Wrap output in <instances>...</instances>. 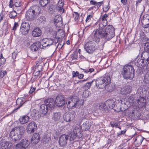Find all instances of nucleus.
<instances>
[{
  "instance_id": "58",
  "label": "nucleus",
  "mask_w": 149,
  "mask_h": 149,
  "mask_svg": "<svg viewBox=\"0 0 149 149\" xmlns=\"http://www.w3.org/2000/svg\"><path fill=\"white\" fill-rule=\"evenodd\" d=\"M92 17V16L91 15H89L87 16L86 19V21L87 22H89L91 19Z\"/></svg>"
},
{
  "instance_id": "27",
  "label": "nucleus",
  "mask_w": 149,
  "mask_h": 149,
  "mask_svg": "<svg viewBox=\"0 0 149 149\" xmlns=\"http://www.w3.org/2000/svg\"><path fill=\"white\" fill-rule=\"evenodd\" d=\"M48 110L49 107L45 103L41 104L40 106V110L43 114H46L48 112Z\"/></svg>"
},
{
  "instance_id": "32",
  "label": "nucleus",
  "mask_w": 149,
  "mask_h": 149,
  "mask_svg": "<svg viewBox=\"0 0 149 149\" xmlns=\"http://www.w3.org/2000/svg\"><path fill=\"white\" fill-rule=\"evenodd\" d=\"M61 117L60 112L54 113L52 115V119L55 121H58L61 120Z\"/></svg>"
},
{
  "instance_id": "45",
  "label": "nucleus",
  "mask_w": 149,
  "mask_h": 149,
  "mask_svg": "<svg viewBox=\"0 0 149 149\" xmlns=\"http://www.w3.org/2000/svg\"><path fill=\"white\" fill-rule=\"evenodd\" d=\"M14 149H25V148L22 146L20 143H19L15 145L14 147Z\"/></svg>"
},
{
  "instance_id": "55",
  "label": "nucleus",
  "mask_w": 149,
  "mask_h": 149,
  "mask_svg": "<svg viewBox=\"0 0 149 149\" xmlns=\"http://www.w3.org/2000/svg\"><path fill=\"white\" fill-rule=\"evenodd\" d=\"M6 62V59L4 58H0V64L1 65L4 64Z\"/></svg>"
},
{
  "instance_id": "34",
  "label": "nucleus",
  "mask_w": 149,
  "mask_h": 149,
  "mask_svg": "<svg viewBox=\"0 0 149 149\" xmlns=\"http://www.w3.org/2000/svg\"><path fill=\"white\" fill-rule=\"evenodd\" d=\"M41 34V31L38 28L35 29L32 31V35L35 37L40 36Z\"/></svg>"
},
{
  "instance_id": "49",
  "label": "nucleus",
  "mask_w": 149,
  "mask_h": 149,
  "mask_svg": "<svg viewBox=\"0 0 149 149\" xmlns=\"http://www.w3.org/2000/svg\"><path fill=\"white\" fill-rule=\"evenodd\" d=\"M144 50L149 53V43H146L145 44Z\"/></svg>"
},
{
  "instance_id": "54",
  "label": "nucleus",
  "mask_w": 149,
  "mask_h": 149,
  "mask_svg": "<svg viewBox=\"0 0 149 149\" xmlns=\"http://www.w3.org/2000/svg\"><path fill=\"white\" fill-rule=\"evenodd\" d=\"M109 8H110L109 6L108 5H106V6H105L103 7V10L104 12H106L109 10Z\"/></svg>"
},
{
  "instance_id": "7",
  "label": "nucleus",
  "mask_w": 149,
  "mask_h": 149,
  "mask_svg": "<svg viewBox=\"0 0 149 149\" xmlns=\"http://www.w3.org/2000/svg\"><path fill=\"white\" fill-rule=\"evenodd\" d=\"M115 103L114 100H107L104 103L103 108L105 110H110L115 107Z\"/></svg>"
},
{
  "instance_id": "37",
  "label": "nucleus",
  "mask_w": 149,
  "mask_h": 149,
  "mask_svg": "<svg viewBox=\"0 0 149 149\" xmlns=\"http://www.w3.org/2000/svg\"><path fill=\"white\" fill-rule=\"evenodd\" d=\"M22 146L24 147V148L28 147L30 143L29 141L26 139H24L22 140V142L20 143Z\"/></svg>"
},
{
  "instance_id": "50",
  "label": "nucleus",
  "mask_w": 149,
  "mask_h": 149,
  "mask_svg": "<svg viewBox=\"0 0 149 149\" xmlns=\"http://www.w3.org/2000/svg\"><path fill=\"white\" fill-rule=\"evenodd\" d=\"M21 5V3H20V1H16L15 3V6L16 7H19L20 8H19V9H20V10H21L20 6Z\"/></svg>"
},
{
  "instance_id": "12",
  "label": "nucleus",
  "mask_w": 149,
  "mask_h": 149,
  "mask_svg": "<svg viewBox=\"0 0 149 149\" xmlns=\"http://www.w3.org/2000/svg\"><path fill=\"white\" fill-rule=\"evenodd\" d=\"M69 137V136L65 134L62 135L60 136L59 143L61 146H63L66 145Z\"/></svg>"
},
{
  "instance_id": "21",
  "label": "nucleus",
  "mask_w": 149,
  "mask_h": 149,
  "mask_svg": "<svg viewBox=\"0 0 149 149\" xmlns=\"http://www.w3.org/2000/svg\"><path fill=\"white\" fill-rule=\"evenodd\" d=\"M40 138V136L38 133L34 134L31 140V143L33 145L38 143L39 141Z\"/></svg>"
},
{
  "instance_id": "25",
  "label": "nucleus",
  "mask_w": 149,
  "mask_h": 149,
  "mask_svg": "<svg viewBox=\"0 0 149 149\" xmlns=\"http://www.w3.org/2000/svg\"><path fill=\"white\" fill-rule=\"evenodd\" d=\"M141 58L145 61L146 64H149V53L145 51L141 54Z\"/></svg>"
},
{
  "instance_id": "44",
  "label": "nucleus",
  "mask_w": 149,
  "mask_h": 149,
  "mask_svg": "<svg viewBox=\"0 0 149 149\" xmlns=\"http://www.w3.org/2000/svg\"><path fill=\"white\" fill-rule=\"evenodd\" d=\"M90 94L89 91L86 90L83 92L82 96L85 98L88 97L89 96Z\"/></svg>"
},
{
  "instance_id": "60",
  "label": "nucleus",
  "mask_w": 149,
  "mask_h": 149,
  "mask_svg": "<svg viewBox=\"0 0 149 149\" xmlns=\"http://www.w3.org/2000/svg\"><path fill=\"white\" fill-rule=\"evenodd\" d=\"M80 116L82 119L83 120H84V119L86 118L85 115L84 114V113L83 112H81L80 114Z\"/></svg>"
},
{
  "instance_id": "38",
  "label": "nucleus",
  "mask_w": 149,
  "mask_h": 149,
  "mask_svg": "<svg viewBox=\"0 0 149 149\" xmlns=\"http://www.w3.org/2000/svg\"><path fill=\"white\" fill-rule=\"evenodd\" d=\"M132 114L136 119H139L141 116L140 111L137 110L134 111L132 112Z\"/></svg>"
},
{
  "instance_id": "43",
  "label": "nucleus",
  "mask_w": 149,
  "mask_h": 149,
  "mask_svg": "<svg viewBox=\"0 0 149 149\" xmlns=\"http://www.w3.org/2000/svg\"><path fill=\"white\" fill-rule=\"evenodd\" d=\"M17 13L15 11H11L9 15V16L10 18L13 19L15 18V17L17 16Z\"/></svg>"
},
{
  "instance_id": "1",
  "label": "nucleus",
  "mask_w": 149,
  "mask_h": 149,
  "mask_svg": "<svg viewBox=\"0 0 149 149\" xmlns=\"http://www.w3.org/2000/svg\"><path fill=\"white\" fill-rule=\"evenodd\" d=\"M104 27L102 28H98L95 31L94 34V41L97 43L100 41V38H104L107 40L112 38L115 36V33L104 32Z\"/></svg>"
},
{
  "instance_id": "13",
  "label": "nucleus",
  "mask_w": 149,
  "mask_h": 149,
  "mask_svg": "<svg viewBox=\"0 0 149 149\" xmlns=\"http://www.w3.org/2000/svg\"><path fill=\"white\" fill-rule=\"evenodd\" d=\"M53 42L52 39L50 38L44 39L42 41L41 48L44 49L48 46L52 45Z\"/></svg>"
},
{
  "instance_id": "11",
  "label": "nucleus",
  "mask_w": 149,
  "mask_h": 149,
  "mask_svg": "<svg viewBox=\"0 0 149 149\" xmlns=\"http://www.w3.org/2000/svg\"><path fill=\"white\" fill-rule=\"evenodd\" d=\"M75 111H71L68 113H65L64 116V120L67 122L73 120L75 117Z\"/></svg>"
},
{
  "instance_id": "20",
  "label": "nucleus",
  "mask_w": 149,
  "mask_h": 149,
  "mask_svg": "<svg viewBox=\"0 0 149 149\" xmlns=\"http://www.w3.org/2000/svg\"><path fill=\"white\" fill-rule=\"evenodd\" d=\"M108 17V15L105 14L102 17V22H101L98 25V28H102V27H104L107 23V18Z\"/></svg>"
},
{
  "instance_id": "52",
  "label": "nucleus",
  "mask_w": 149,
  "mask_h": 149,
  "mask_svg": "<svg viewBox=\"0 0 149 149\" xmlns=\"http://www.w3.org/2000/svg\"><path fill=\"white\" fill-rule=\"evenodd\" d=\"M72 77H74L78 76L79 75V72L78 71L75 72V71H73L72 73Z\"/></svg>"
},
{
  "instance_id": "42",
  "label": "nucleus",
  "mask_w": 149,
  "mask_h": 149,
  "mask_svg": "<svg viewBox=\"0 0 149 149\" xmlns=\"http://www.w3.org/2000/svg\"><path fill=\"white\" fill-rule=\"evenodd\" d=\"M114 86L113 85H110L109 84H107L105 86V89L108 91H113L114 88Z\"/></svg>"
},
{
  "instance_id": "47",
  "label": "nucleus",
  "mask_w": 149,
  "mask_h": 149,
  "mask_svg": "<svg viewBox=\"0 0 149 149\" xmlns=\"http://www.w3.org/2000/svg\"><path fill=\"white\" fill-rule=\"evenodd\" d=\"M110 125L113 127H118V124L117 122L114 121H111L110 122Z\"/></svg>"
},
{
  "instance_id": "3",
  "label": "nucleus",
  "mask_w": 149,
  "mask_h": 149,
  "mask_svg": "<svg viewBox=\"0 0 149 149\" xmlns=\"http://www.w3.org/2000/svg\"><path fill=\"white\" fill-rule=\"evenodd\" d=\"M122 74L125 79H132L134 76V70L132 65L131 63L126 65L123 68Z\"/></svg>"
},
{
  "instance_id": "56",
  "label": "nucleus",
  "mask_w": 149,
  "mask_h": 149,
  "mask_svg": "<svg viewBox=\"0 0 149 149\" xmlns=\"http://www.w3.org/2000/svg\"><path fill=\"white\" fill-rule=\"evenodd\" d=\"M134 99V98L133 96H130L128 97L127 100L130 102H132Z\"/></svg>"
},
{
  "instance_id": "28",
  "label": "nucleus",
  "mask_w": 149,
  "mask_h": 149,
  "mask_svg": "<svg viewBox=\"0 0 149 149\" xmlns=\"http://www.w3.org/2000/svg\"><path fill=\"white\" fill-rule=\"evenodd\" d=\"M42 66L41 65H36L34 71L33 72V74L36 76L39 75L40 72L42 70Z\"/></svg>"
},
{
  "instance_id": "59",
  "label": "nucleus",
  "mask_w": 149,
  "mask_h": 149,
  "mask_svg": "<svg viewBox=\"0 0 149 149\" xmlns=\"http://www.w3.org/2000/svg\"><path fill=\"white\" fill-rule=\"evenodd\" d=\"M103 3V1H101L98 3L97 2L96 5H97V9H98L99 8L100 6Z\"/></svg>"
},
{
  "instance_id": "15",
  "label": "nucleus",
  "mask_w": 149,
  "mask_h": 149,
  "mask_svg": "<svg viewBox=\"0 0 149 149\" xmlns=\"http://www.w3.org/2000/svg\"><path fill=\"white\" fill-rule=\"evenodd\" d=\"M135 64L138 67H143L145 66L147 64H146L145 61L141 58L138 57L136 58L134 60Z\"/></svg>"
},
{
  "instance_id": "30",
  "label": "nucleus",
  "mask_w": 149,
  "mask_h": 149,
  "mask_svg": "<svg viewBox=\"0 0 149 149\" xmlns=\"http://www.w3.org/2000/svg\"><path fill=\"white\" fill-rule=\"evenodd\" d=\"M64 4V1L63 0H60L58 2L57 9L61 13L64 12V10L63 8Z\"/></svg>"
},
{
  "instance_id": "41",
  "label": "nucleus",
  "mask_w": 149,
  "mask_h": 149,
  "mask_svg": "<svg viewBox=\"0 0 149 149\" xmlns=\"http://www.w3.org/2000/svg\"><path fill=\"white\" fill-rule=\"evenodd\" d=\"M144 81L146 84H149V70L145 74Z\"/></svg>"
},
{
  "instance_id": "39",
  "label": "nucleus",
  "mask_w": 149,
  "mask_h": 149,
  "mask_svg": "<svg viewBox=\"0 0 149 149\" xmlns=\"http://www.w3.org/2000/svg\"><path fill=\"white\" fill-rule=\"evenodd\" d=\"M51 140L50 136L48 135H45L42 140V142L44 144L47 143Z\"/></svg>"
},
{
  "instance_id": "19",
  "label": "nucleus",
  "mask_w": 149,
  "mask_h": 149,
  "mask_svg": "<svg viewBox=\"0 0 149 149\" xmlns=\"http://www.w3.org/2000/svg\"><path fill=\"white\" fill-rule=\"evenodd\" d=\"M80 129L79 128L75 129L71 133L70 135V141L74 140L77 137H78L79 138L80 136H79L78 134L79 133L80 134Z\"/></svg>"
},
{
  "instance_id": "9",
  "label": "nucleus",
  "mask_w": 149,
  "mask_h": 149,
  "mask_svg": "<svg viewBox=\"0 0 149 149\" xmlns=\"http://www.w3.org/2000/svg\"><path fill=\"white\" fill-rule=\"evenodd\" d=\"M30 29V27L29 24L27 22H23L22 23L20 31L22 34H26L28 32Z\"/></svg>"
},
{
  "instance_id": "16",
  "label": "nucleus",
  "mask_w": 149,
  "mask_h": 149,
  "mask_svg": "<svg viewBox=\"0 0 149 149\" xmlns=\"http://www.w3.org/2000/svg\"><path fill=\"white\" fill-rule=\"evenodd\" d=\"M54 24L57 27H60L62 26L63 21L62 17L59 15L55 16L54 19Z\"/></svg>"
},
{
  "instance_id": "64",
  "label": "nucleus",
  "mask_w": 149,
  "mask_h": 149,
  "mask_svg": "<svg viewBox=\"0 0 149 149\" xmlns=\"http://www.w3.org/2000/svg\"><path fill=\"white\" fill-rule=\"evenodd\" d=\"M90 3L92 5H95L97 3V2L93 0H91L90 1Z\"/></svg>"
},
{
  "instance_id": "33",
  "label": "nucleus",
  "mask_w": 149,
  "mask_h": 149,
  "mask_svg": "<svg viewBox=\"0 0 149 149\" xmlns=\"http://www.w3.org/2000/svg\"><path fill=\"white\" fill-rule=\"evenodd\" d=\"M146 100L143 97H140L137 100L139 107H142L145 104Z\"/></svg>"
},
{
  "instance_id": "2",
  "label": "nucleus",
  "mask_w": 149,
  "mask_h": 149,
  "mask_svg": "<svg viewBox=\"0 0 149 149\" xmlns=\"http://www.w3.org/2000/svg\"><path fill=\"white\" fill-rule=\"evenodd\" d=\"M25 131L24 127L19 126L11 130L9 136L12 139L13 142H18L23 135Z\"/></svg>"
},
{
  "instance_id": "48",
  "label": "nucleus",
  "mask_w": 149,
  "mask_h": 149,
  "mask_svg": "<svg viewBox=\"0 0 149 149\" xmlns=\"http://www.w3.org/2000/svg\"><path fill=\"white\" fill-rule=\"evenodd\" d=\"M81 69L83 70L86 73H87L88 72L91 73L94 71V69L93 68H90L89 69H83L81 68Z\"/></svg>"
},
{
  "instance_id": "46",
  "label": "nucleus",
  "mask_w": 149,
  "mask_h": 149,
  "mask_svg": "<svg viewBox=\"0 0 149 149\" xmlns=\"http://www.w3.org/2000/svg\"><path fill=\"white\" fill-rule=\"evenodd\" d=\"M94 80L91 81V82L86 83L85 85V86L86 89H88L91 86V84L94 81Z\"/></svg>"
},
{
  "instance_id": "4",
  "label": "nucleus",
  "mask_w": 149,
  "mask_h": 149,
  "mask_svg": "<svg viewBox=\"0 0 149 149\" xmlns=\"http://www.w3.org/2000/svg\"><path fill=\"white\" fill-rule=\"evenodd\" d=\"M111 81L110 77L105 74L104 76L97 79L95 81L96 85L100 89L104 88L107 84H109Z\"/></svg>"
},
{
  "instance_id": "31",
  "label": "nucleus",
  "mask_w": 149,
  "mask_h": 149,
  "mask_svg": "<svg viewBox=\"0 0 149 149\" xmlns=\"http://www.w3.org/2000/svg\"><path fill=\"white\" fill-rule=\"evenodd\" d=\"M1 146L4 147L5 148V149H10L12 144L8 141H1Z\"/></svg>"
},
{
  "instance_id": "10",
  "label": "nucleus",
  "mask_w": 149,
  "mask_h": 149,
  "mask_svg": "<svg viewBox=\"0 0 149 149\" xmlns=\"http://www.w3.org/2000/svg\"><path fill=\"white\" fill-rule=\"evenodd\" d=\"M56 104L58 107H61L65 104L64 97L61 95H59L56 97L55 101Z\"/></svg>"
},
{
  "instance_id": "36",
  "label": "nucleus",
  "mask_w": 149,
  "mask_h": 149,
  "mask_svg": "<svg viewBox=\"0 0 149 149\" xmlns=\"http://www.w3.org/2000/svg\"><path fill=\"white\" fill-rule=\"evenodd\" d=\"M114 31V28L112 25H109L106 27L104 32L115 33Z\"/></svg>"
},
{
  "instance_id": "5",
  "label": "nucleus",
  "mask_w": 149,
  "mask_h": 149,
  "mask_svg": "<svg viewBox=\"0 0 149 149\" xmlns=\"http://www.w3.org/2000/svg\"><path fill=\"white\" fill-rule=\"evenodd\" d=\"M79 98L76 96H72L69 98L66 101L67 107L69 109H72L77 106H79Z\"/></svg>"
},
{
  "instance_id": "35",
  "label": "nucleus",
  "mask_w": 149,
  "mask_h": 149,
  "mask_svg": "<svg viewBox=\"0 0 149 149\" xmlns=\"http://www.w3.org/2000/svg\"><path fill=\"white\" fill-rule=\"evenodd\" d=\"M29 120V117L27 116H24L19 119V121L22 124L27 123Z\"/></svg>"
},
{
  "instance_id": "14",
  "label": "nucleus",
  "mask_w": 149,
  "mask_h": 149,
  "mask_svg": "<svg viewBox=\"0 0 149 149\" xmlns=\"http://www.w3.org/2000/svg\"><path fill=\"white\" fill-rule=\"evenodd\" d=\"M141 22L142 26L144 28H148L149 27V15H145L141 19Z\"/></svg>"
},
{
  "instance_id": "61",
  "label": "nucleus",
  "mask_w": 149,
  "mask_h": 149,
  "mask_svg": "<svg viewBox=\"0 0 149 149\" xmlns=\"http://www.w3.org/2000/svg\"><path fill=\"white\" fill-rule=\"evenodd\" d=\"M36 89V88H35L34 87H31V88L30 89L29 93L30 94H32L33 93V92H34L35 90Z\"/></svg>"
},
{
  "instance_id": "51",
  "label": "nucleus",
  "mask_w": 149,
  "mask_h": 149,
  "mask_svg": "<svg viewBox=\"0 0 149 149\" xmlns=\"http://www.w3.org/2000/svg\"><path fill=\"white\" fill-rule=\"evenodd\" d=\"M6 73V72L5 71H0V78H3Z\"/></svg>"
},
{
  "instance_id": "26",
  "label": "nucleus",
  "mask_w": 149,
  "mask_h": 149,
  "mask_svg": "<svg viewBox=\"0 0 149 149\" xmlns=\"http://www.w3.org/2000/svg\"><path fill=\"white\" fill-rule=\"evenodd\" d=\"M91 125V123L89 122V120H86L81 126V127L82 130L86 131L89 129Z\"/></svg>"
},
{
  "instance_id": "29",
  "label": "nucleus",
  "mask_w": 149,
  "mask_h": 149,
  "mask_svg": "<svg viewBox=\"0 0 149 149\" xmlns=\"http://www.w3.org/2000/svg\"><path fill=\"white\" fill-rule=\"evenodd\" d=\"M143 139V138L141 136H139L136 137L135 139L134 143L136 146H139L141 144Z\"/></svg>"
},
{
  "instance_id": "8",
  "label": "nucleus",
  "mask_w": 149,
  "mask_h": 149,
  "mask_svg": "<svg viewBox=\"0 0 149 149\" xmlns=\"http://www.w3.org/2000/svg\"><path fill=\"white\" fill-rule=\"evenodd\" d=\"M37 13V12L35 10L31 9H29L26 12V19L29 20L34 19Z\"/></svg>"
},
{
  "instance_id": "62",
  "label": "nucleus",
  "mask_w": 149,
  "mask_h": 149,
  "mask_svg": "<svg viewBox=\"0 0 149 149\" xmlns=\"http://www.w3.org/2000/svg\"><path fill=\"white\" fill-rule=\"evenodd\" d=\"M22 104H21L20 105V106H18L13 111V113H15L17 111V110L19 109L22 105Z\"/></svg>"
},
{
  "instance_id": "24",
  "label": "nucleus",
  "mask_w": 149,
  "mask_h": 149,
  "mask_svg": "<svg viewBox=\"0 0 149 149\" xmlns=\"http://www.w3.org/2000/svg\"><path fill=\"white\" fill-rule=\"evenodd\" d=\"M31 116L32 118L34 120H36L38 119L40 116L39 111L35 109H33L32 111H31Z\"/></svg>"
},
{
  "instance_id": "63",
  "label": "nucleus",
  "mask_w": 149,
  "mask_h": 149,
  "mask_svg": "<svg viewBox=\"0 0 149 149\" xmlns=\"http://www.w3.org/2000/svg\"><path fill=\"white\" fill-rule=\"evenodd\" d=\"M9 7L10 8H12L13 6V0H10V3L9 5Z\"/></svg>"
},
{
  "instance_id": "22",
  "label": "nucleus",
  "mask_w": 149,
  "mask_h": 149,
  "mask_svg": "<svg viewBox=\"0 0 149 149\" xmlns=\"http://www.w3.org/2000/svg\"><path fill=\"white\" fill-rule=\"evenodd\" d=\"M131 88L130 86H126L121 89L120 93L122 95H126L129 94L131 91Z\"/></svg>"
},
{
  "instance_id": "53",
  "label": "nucleus",
  "mask_w": 149,
  "mask_h": 149,
  "mask_svg": "<svg viewBox=\"0 0 149 149\" xmlns=\"http://www.w3.org/2000/svg\"><path fill=\"white\" fill-rule=\"evenodd\" d=\"M79 16V15L77 13L74 12V14H73V17L75 20L78 19Z\"/></svg>"
},
{
  "instance_id": "6",
  "label": "nucleus",
  "mask_w": 149,
  "mask_h": 149,
  "mask_svg": "<svg viewBox=\"0 0 149 149\" xmlns=\"http://www.w3.org/2000/svg\"><path fill=\"white\" fill-rule=\"evenodd\" d=\"M84 47L87 52L89 53H92L95 49L96 45L94 42L90 41L85 44Z\"/></svg>"
},
{
  "instance_id": "40",
  "label": "nucleus",
  "mask_w": 149,
  "mask_h": 149,
  "mask_svg": "<svg viewBox=\"0 0 149 149\" xmlns=\"http://www.w3.org/2000/svg\"><path fill=\"white\" fill-rule=\"evenodd\" d=\"M50 1V0H39V2L40 4L42 6H45Z\"/></svg>"
},
{
  "instance_id": "17",
  "label": "nucleus",
  "mask_w": 149,
  "mask_h": 149,
  "mask_svg": "<svg viewBox=\"0 0 149 149\" xmlns=\"http://www.w3.org/2000/svg\"><path fill=\"white\" fill-rule=\"evenodd\" d=\"M44 103L50 109L54 108L56 105L55 101L53 98H49L45 100Z\"/></svg>"
},
{
  "instance_id": "57",
  "label": "nucleus",
  "mask_w": 149,
  "mask_h": 149,
  "mask_svg": "<svg viewBox=\"0 0 149 149\" xmlns=\"http://www.w3.org/2000/svg\"><path fill=\"white\" fill-rule=\"evenodd\" d=\"M18 26V24L17 23L15 22L14 26L13 27V30H15L17 28Z\"/></svg>"
},
{
  "instance_id": "18",
  "label": "nucleus",
  "mask_w": 149,
  "mask_h": 149,
  "mask_svg": "<svg viewBox=\"0 0 149 149\" xmlns=\"http://www.w3.org/2000/svg\"><path fill=\"white\" fill-rule=\"evenodd\" d=\"M37 128L36 124L34 122L30 123L27 126V132L29 133H33L34 132L35 129Z\"/></svg>"
},
{
  "instance_id": "23",
  "label": "nucleus",
  "mask_w": 149,
  "mask_h": 149,
  "mask_svg": "<svg viewBox=\"0 0 149 149\" xmlns=\"http://www.w3.org/2000/svg\"><path fill=\"white\" fill-rule=\"evenodd\" d=\"M41 43L39 42H36L33 43L31 46V48L32 51L36 52L37 51L39 48H41Z\"/></svg>"
}]
</instances>
